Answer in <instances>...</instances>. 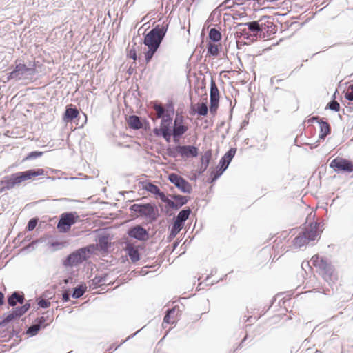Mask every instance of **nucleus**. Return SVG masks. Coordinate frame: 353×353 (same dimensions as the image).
<instances>
[{
	"label": "nucleus",
	"mask_w": 353,
	"mask_h": 353,
	"mask_svg": "<svg viewBox=\"0 0 353 353\" xmlns=\"http://www.w3.org/2000/svg\"><path fill=\"white\" fill-rule=\"evenodd\" d=\"M183 117L181 115L176 114L174 119V123H183Z\"/></svg>",
	"instance_id": "nucleus-55"
},
{
	"label": "nucleus",
	"mask_w": 353,
	"mask_h": 353,
	"mask_svg": "<svg viewBox=\"0 0 353 353\" xmlns=\"http://www.w3.org/2000/svg\"><path fill=\"white\" fill-rule=\"evenodd\" d=\"M97 245L99 247V250L101 251H108V248L110 246V243L108 241V237L107 236H101L99 238Z\"/></svg>",
	"instance_id": "nucleus-32"
},
{
	"label": "nucleus",
	"mask_w": 353,
	"mask_h": 353,
	"mask_svg": "<svg viewBox=\"0 0 353 353\" xmlns=\"http://www.w3.org/2000/svg\"><path fill=\"white\" fill-rule=\"evenodd\" d=\"M129 237L140 241H145L149 239V232L141 225H135L130 228L127 232Z\"/></svg>",
	"instance_id": "nucleus-13"
},
{
	"label": "nucleus",
	"mask_w": 353,
	"mask_h": 353,
	"mask_svg": "<svg viewBox=\"0 0 353 353\" xmlns=\"http://www.w3.org/2000/svg\"><path fill=\"white\" fill-rule=\"evenodd\" d=\"M95 245L90 244L79 248L70 254L63 261V265L65 268L77 266L86 261L94 253Z\"/></svg>",
	"instance_id": "nucleus-4"
},
{
	"label": "nucleus",
	"mask_w": 353,
	"mask_h": 353,
	"mask_svg": "<svg viewBox=\"0 0 353 353\" xmlns=\"http://www.w3.org/2000/svg\"><path fill=\"white\" fill-rule=\"evenodd\" d=\"M37 223H38V219L36 218H32V219H30L28 221L27 226L26 228V230L32 231L35 228Z\"/></svg>",
	"instance_id": "nucleus-47"
},
{
	"label": "nucleus",
	"mask_w": 353,
	"mask_h": 353,
	"mask_svg": "<svg viewBox=\"0 0 353 353\" xmlns=\"http://www.w3.org/2000/svg\"><path fill=\"white\" fill-rule=\"evenodd\" d=\"M128 57L136 61L137 59V51L134 48H131L128 52Z\"/></svg>",
	"instance_id": "nucleus-52"
},
{
	"label": "nucleus",
	"mask_w": 353,
	"mask_h": 353,
	"mask_svg": "<svg viewBox=\"0 0 353 353\" xmlns=\"http://www.w3.org/2000/svg\"><path fill=\"white\" fill-rule=\"evenodd\" d=\"M142 329H143V328H141V329H140V330H137V331L136 332H134V334H131V335L128 336L127 337V339H125V340H123V341H122L121 342V345H123V343H125L127 341H128V340H130V339H132L133 337H134V336H136V335H137V334H138V333H139V332Z\"/></svg>",
	"instance_id": "nucleus-54"
},
{
	"label": "nucleus",
	"mask_w": 353,
	"mask_h": 353,
	"mask_svg": "<svg viewBox=\"0 0 353 353\" xmlns=\"http://www.w3.org/2000/svg\"><path fill=\"white\" fill-rule=\"evenodd\" d=\"M330 167L336 172H352L353 163L348 159L336 157L330 163Z\"/></svg>",
	"instance_id": "nucleus-10"
},
{
	"label": "nucleus",
	"mask_w": 353,
	"mask_h": 353,
	"mask_svg": "<svg viewBox=\"0 0 353 353\" xmlns=\"http://www.w3.org/2000/svg\"><path fill=\"white\" fill-rule=\"evenodd\" d=\"M143 188L161 199L162 202L166 199V195L161 191L159 188L151 182H146L143 185Z\"/></svg>",
	"instance_id": "nucleus-17"
},
{
	"label": "nucleus",
	"mask_w": 353,
	"mask_h": 353,
	"mask_svg": "<svg viewBox=\"0 0 353 353\" xmlns=\"http://www.w3.org/2000/svg\"><path fill=\"white\" fill-rule=\"evenodd\" d=\"M70 292L68 290H65L63 294H62V299L64 302H68L69 300H70Z\"/></svg>",
	"instance_id": "nucleus-53"
},
{
	"label": "nucleus",
	"mask_w": 353,
	"mask_h": 353,
	"mask_svg": "<svg viewBox=\"0 0 353 353\" xmlns=\"http://www.w3.org/2000/svg\"><path fill=\"white\" fill-rule=\"evenodd\" d=\"M236 152V149L235 148H231L228 151H227L221 157L217 168L221 170L222 172H225L234 158Z\"/></svg>",
	"instance_id": "nucleus-15"
},
{
	"label": "nucleus",
	"mask_w": 353,
	"mask_h": 353,
	"mask_svg": "<svg viewBox=\"0 0 353 353\" xmlns=\"http://www.w3.org/2000/svg\"><path fill=\"white\" fill-rule=\"evenodd\" d=\"M30 308V303H26L21 306L12 309L8 315L0 321V327L6 326L9 323L22 316Z\"/></svg>",
	"instance_id": "nucleus-9"
},
{
	"label": "nucleus",
	"mask_w": 353,
	"mask_h": 353,
	"mask_svg": "<svg viewBox=\"0 0 353 353\" xmlns=\"http://www.w3.org/2000/svg\"><path fill=\"white\" fill-rule=\"evenodd\" d=\"M221 170L216 167V170H213L210 172V176L208 179L209 183H213L216 181L223 173Z\"/></svg>",
	"instance_id": "nucleus-36"
},
{
	"label": "nucleus",
	"mask_w": 353,
	"mask_h": 353,
	"mask_svg": "<svg viewBox=\"0 0 353 353\" xmlns=\"http://www.w3.org/2000/svg\"><path fill=\"white\" fill-rule=\"evenodd\" d=\"M168 180L183 193L190 194L192 191L191 184L176 173L170 174L168 175Z\"/></svg>",
	"instance_id": "nucleus-11"
},
{
	"label": "nucleus",
	"mask_w": 353,
	"mask_h": 353,
	"mask_svg": "<svg viewBox=\"0 0 353 353\" xmlns=\"http://www.w3.org/2000/svg\"><path fill=\"white\" fill-rule=\"evenodd\" d=\"M188 129V126L183 123H174L172 130L174 143L179 141V139L187 132Z\"/></svg>",
	"instance_id": "nucleus-21"
},
{
	"label": "nucleus",
	"mask_w": 353,
	"mask_h": 353,
	"mask_svg": "<svg viewBox=\"0 0 353 353\" xmlns=\"http://www.w3.org/2000/svg\"><path fill=\"white\" fill-rule=\"evenodd\" d=\"M4 332H5L4 331L3 332L0 331V337L3 338V337L6 336V334Z\"/></svg>",
	"instance_id": "nucleus-64"
},
{
	"label": "nucleus",
	"mask_w": 353,
	"mask_h": 353,
	"mask_svg": "<svg viewBox=\"0 0 353 353\" xmlns=\"http://www.w3.org/2000/svg\"><path fill=\"white\" fill-rule=\"evenodd\" d=\"M281 81H282V79H277L276 77H273L270 79V83H271L272 85H273L274 83H279Z\"/></svg>",
	"instance_id": "nucleus-59"
},
{
	"label": "nucleus",
	"mask_w": 353,
	"mask_h": 353,
	"mask_svg": "<svg viewBox=\"0 0 353 353\" xmlns=\"http://www.w3.org/2000/svg\"><path fill=\"white\" fill-rule=\"evenodd\" d=\"M166 154L170 157L176 158L178 154H179L178 145L175 147L169 145L166 149Z\"/></svg>",
	"instance_id": "nucleus-42"
},
{
	"label": "nucleus",
	"mask_w": 353,
	"mask_h": 353,
	"mask_svg": "<svg viewBox=\"0 0 353 353\" xmlns=\"http://www.w3.org/2000/svg\"><path fill=\"white\" fill-rule=\"evenodd\" d=\"M211 159L212 150H208L205 152L204 154L201 158V165L196 170L197 174L199 176L203 174V172L207 170Z\"/></svg>",
	"instance_id": "nucleus-18"
},
{
	"label": "nucleus",
	"mask_w": 353,
	"mask_h": 353,
	"mask_svg": "<svg viewBox=\"0 0 353 353\" xmlns=\"http://www.w3.org/2000/svg\"><path fill=\"white\" fill-rule=\"evenodd\" d=\"M129 127L133 130H139L143 128L141 117L137 115H130L128 119Z\"/></svg>",
	"instance_id": "nucleus-29"
},
{
	"label": "nucleus",
	"mask_w": 353,
	"mask_h": 353,
	"mask_svg": "<svg viewBox=\"0 0 353 353\" xmlns=\"http://www.w3.org/2000/svg\"><path fill=\"white\" fill-rule=\"evenodd\" d=\"M192 213L191 209L188 208H183L181 210L177 216L174 219V223H179L181 226L183 227L185 222L189 218Z\"/></svg>",
	"instance_id": "nucleus-23"
},
{
	"label": "nucleus",
	"mask_w": 353,
	"mask_h": 353,
	"mask_svg": "<svg viewBox=\"0 0 353 353\" xmlns=\"http://www.w3.org/2000/svg\"><path fill=\"white\" fill-rule=\"evenodd\" d=\"M170 196L172 199L174 200V201L169 199L167 196L164 203H165L167 208H170L175 210L180 209L182 206L185 205L189 200L188 196H182L180 194H172L170 195Z\"/></svg>",
	"instance_id": "nucleus-14"
},
{
	"label": "nucleus",
	"mask_w": 353,
	"mask_h": 353,
	"mask_svg": "<svg viewBox=\"0 0 353 353\" xmlns=\"http://www.w3.org/2000/svg\"><path fill=\"white\" fill-rule=\"evenodd\" d=\"M174 312V309H168L166 311L165 315L163 318V325L164 323L170 324V315Z\"/></svg>",
	"instance_id": "nucleus-51"
},
{
	"label": "nucleus",
	"mask_w": 353,
	"mask_h": 353,
	"mask_svg": "<svg viewBox=\"0 0 353 353\" xmlns=\"http://www.w3.org/2000/svg\"><path fill=\"white\" fill-rule=\"evenodd\" d=\"M248 338V334L245 336V337L242 339L241 343L236 346V347L234 350V352H236L237 350L242 348L244 342L246 341Z\"/></svg>",
	"instance_id": "nucleus-56"
},
{
	"label": "nucleus",
	"mask_w": 353,
	"mask_h": 353,
	"mask_svg": "<svg viewBox=\"0 0 353 353\" xmlns=\"http://www.w3.org/2000/svg\"><path fill=\"white\" fill-rule=\"evenodd\" d=\"M79 114L78 109L72 105L66 106L65 110L63 116V120L66 122H71Z\"/></svg>",
	"instance_id": "nucleus-19"
},
{
	"label": "nucleus",
	"mask_w": 353,
	"mask_h": 353,
	"mask_svg": "<svg viewBox=\"0 0 353 353\" xmlns=\"http://www.w3.org/2000/svg\"><path fill=\"white\" fill-rule=\"evenodd\" d=\"M87 287L85 285H79L74 288L72 294V297L74 299H79L86 292Z\"/></svg>",
	"instance_id": "nucleus-34"
},
{
	"label": "nucleus",
	"mask_w": 353,
	"mask_h": 353,
	"mask_svg": "<svg viewBox=\"0 0 353 353\" xmlns=\"http://www.w3.org/2000/svg\"><path fill=\"white\" fill-rule=\"evenodd\" d=\"M153 132L157 137H163L168 143L170 142L171 137L172 136V130L170 128L166 127L165 129L155 128L153 130Z\"/></svg>",
	"instance_id": "nucleus-26"
},
{
	"label": "nucleus",
	"mask_w": 353,
	"mask_h": 353,
	"mask_svg": "<svg viewBox=\"0 0 353 353\" xmlns=\"http://www.w3.org/2000/svg\"><path fill=\"white\" fill-rule=\"evenodd\" d=\"M172 121V117L170 113L167 114L161 119V126L159 128L165 129L167 128H170V125Z\"/></svg>",
	"instance_id": "nucleus-38"
},
{
	"label": "nucleus",
	"mask_w": 353,
	"mask_h": 353,
	"mask_svg": "<svg viewBox=\"0 0 353 353\" xmlns=\"http://www.w3.org/2000/svg\"><path fill=\"white\" fill-rule=\"evenodd\" d=\"M108 274H103L101 275H96L90 281V288L97 289L104 285L107 281Z\"/></svg>",
	"instance_id": "nucleus-25"
},
{
	"label": "nucleus",
	"mask_w": 353,
	"mask_h": 353,
	"mask_svg": "<svg viewBox=\"0 0 353 353\" xmlns=\"http://www.w3.org/2000/svg\"><path fill=\"white\" fill-rule=\"evenodd\" d=\"M320 223L312 222L309 228H305L292 241V245L296 248H301L310 241H314L319 234V228Z\"/></svg>",
	"instance_id": "nucleus-7"
},
{
	"label": "nucleus",
	"mask_w": 353,
	"mask_h": 353,
	"mask_svg": "<svg viewBox=\"0 0 353 353\" xmlns=\"http://www.w3.org/2000/svg\"><path fill=\"white\" fill-rule=\"evenodd\" d=\"M37 73L36 65L34 62L30 63L29 65L21 62L16 61V65L13 70L8 74L7 79L10 81H32L34 76Z\"/></svg>",
	"instance_id": "nucleus-3"
},
{
	"label": "nucleus",
	"mask_w": 353,
	"mask_h": 353,
	"mask_svg": "<svg viewBox=\"0 0 353 353\" xmlns=\"http://www.w3.org/2000/svg\"><path fill=\"white\" fill-rule=\"evenodd\" d=\"M219 101L210 100V112L214 114L219 108Z\"/></svg>",
	"instance_id": "nucleus-46"
},
{
	"label": "nucleus",
	"mask_w": 353,
	"mask_h": 353,
	"mask_svg": "<svg viewBox=\"0 0 353 353\" xmlns=\"http://www.w3.org/2000/svg\"><path fill=\"white\" fill-rule=\"evenodd\" d=\"M208 53L210 56L216 57L219 54V48L216 44L209 42L207 44Z\"/></svg>",
	"instance_id": "nucleus-37"
},
{
	"label": "nucleus",
	"mask_w": 353,
	"mask_h": 353,
	"mask_svg": "<svg viewBox=\"0 0 353 353\" xmlns=\"http://www.w3.org/2000/svg\"><path fill=\"white\" fill-rule=\"evenodd\" d=\"M25 301L23 292L14 291L8 296V304L11 307H14L17 303L23 304Z\"/></svg>",
	"instance_id": "nucleus-20"
},
{
	"label": "nucleus",
	"mask_w": 353,
	"mask_h": 353,
	"mask_svg": "<svg viewBox=\"0 0 353 353\" xmlns=\"http://www.w3.org/2000/svg\"><path fill=\"white\" fill-rule=\"evenodd\" d=\"M125 251L132 263H136L138 261H139V252L138 250L136 248H134L133 244L130 243H126Z\"/></svg>",
	"instance_id": "nucleus-24"
},
{
	"label": "nucleus",
	"mask_w": 353,
	"mask_h": 353,
	"mask_svg": "<svg viewBox=\"0 0 353 353\" xmlns=\"http://www.w3.org/2000/svg\"><path fill=\"white\" fill-rule=\"evenodd\" d=\"M320 127L319 139H325L327 135L331 132V128L328 122L324 121H319V122Z\"/></svg>",
	"instance_id": "nucleus-30"
},
{
	"label": "nucleus",
	"mask_w": 353,
	"mask_h": 353,
	"mask_svg": "<svg viewBox=\"0 0 353 353\" xmlns=\"http://www.w3.org/2000/svg\"><path fill=\"white\" fill-rule=\"evenodd\" d=\"M261 37H265L266 34L270 36L277 30V26L274 24L271 17L263 16L259 19Z\"/></svg>",
	"instance_id": "nucleus-12"
},
{
	"label": "nucleus",
	"mask_w": 353,
	"mask_h": 353,
	"mask_svg": "<svg viewBox=\"0 0 353 353\" xmlns=\"http://www.w3.org/2000/svg\"><path fill=\"white\" fill-rule=\"evenodd\" d=\"M239 3H235V1L234 0H225L222 3L221 5L220 6L221 7L222 6H224V8L225 9H229V8H233L234 6H239Z\"/></svg>",
	"instance_id": "nucleus-49"
},
{
	"label": "nucleus",
	"mask_w": 353,
	"mask_h": 353,
	"mask_svg": "<svg viewBox=\"0 0 353 353\" xmlns=\"http://www.w3.org/2000/svg\"><path fill=\"white\" fill-rule=\"evenodd\" d=\"M306 266H310L309 262H303L301 264L302 268L304 269V268Z\"/></svg>",
	"instance_id": "nucleus-61"
},
{
	"label": "nucleus",
	"mask_w": 353,
	"mask_h": 353,
	"mask_svg": "<svg viewBox=\"0 0 353 353\" xmlns=\"http://www.w3.org/2000/svg\"><path fill=\"white\" fill-rule=\"evenodd\" d=\"M219 90L216 82L212 79L210 81V100L219 101Z\"/></svg>",
	"instance_id": "nucleus-31"
},
{
	"label": "nucleus",
	"mask_w": 353,
	"mask_h": 353,
	"mask_svg": "<svg viewBox=\"0 0 353 353\" xmlns=\"http://www.w3.org/2000/svg\"><path fill=\"white\" fill-rule=\"evenodd\" d=\"M311 261L314 267L318 268L319 274L322 276L325 281L328 283L329 285L332 287V284L338 280V276L334 271V266L323 258L319 255H314L312 257ZM332 292L334 288H332Z\"/></svg>",
	"instance_id": "nucleus-2"
},
{
	"label": "nucleus",
	"mask_w": 353,
	"mask_h": 353,
	"mask_svg": "<svg viewBox=\"0 0 353 353\" xmlns=\"http://www.w3.org/2000/svg\"><path fill=\"white\" fill-rule=\"evenodd\" d=\"M335 94H336V93H334V95H333V98L334 99L327 103L326 108H328L330 110H332V111H334V112H339V110H340V105L334 99L335 97H336Z\"/></svg>",
	"instance_id": "nucleus-40"
},
{
	"label": "nucleus",
	"mask_w": 353,
	"mask_h": 353,
	"mask_svg": "<svg viewBox=\"0 0 353 353\" xmlns=\"http://www.w3.org/2000/svg\"><path fill=\"white\" fill-rule=\"evenodd\" d=\"M121 345V343L119 345H115V344L113 343V344L110 345V347L106 350L109 351V352L115 351Z\"/></svg>",
	"instance_id": "nucleus-57"
},
{
	"label": "nucleus",
	"mask_w": 353,
	"mask_h": 353,
	"mask_svg": "<svg viewBox=\"0 0 353 353\" xmlns=\"http://www.w3.org/2000/svg\"><path fill=\"white\" fill-rule=\"evenodd\" d=\"M245 25L247 26L248 31L252 33V37H261L259 20L245 23Z\"/></svg>",
	"instance_id": "nucleus-27"
},
{
	"label": "nucleus",
	"mask_w": 353,
	"mask_h": 353,
	"mask_svg": "<svg viewBox=\"0 0 353 353\" xmlns=\"http://www.w3.org/2000/svg\"><path fill=\"white\" fill-rule=\"evenodd\" d=\"M236 14L238 15L239 18L244 17L245 16V14L244 12L239 13V14Z\"/></svg>",
	"instance_id": "nucleus-63"
},
{
	"label": "nucleus",
	"mask_w": 353,
	"mask_h": 353,
	"mask_svg": "<svg viewBox=\"0 0 353 353\" xmlns=\"http://www.w3.org/2000/svg\"><path fill=\"white\" fill-rule=\"evenodd\" d=\"M47 317L45 316H40L34 320V323L40 327V330L42 328H45L48 325V323H46Z\"/></svg>",
	"instance_id": "nucleus-44"
},
{
	"label": "nucleus",
	"mask_w": 353,
	"mask_h": 353,
	"mask_svg": "<svg viewBox=\"0 0 353 353\" xmlns=\"http://www.w3.org/2000/svg\"><path fill=\"white\" fill-rule=\"evenodd\" d=\"M39 330L40 327L33 322V323L27 329L26 334L30 336H34L38 334Z\"/></svg>",
	"instance_id": "nucleus-41"
},
{
	"label": "nucleus",
	"mask_w": 353,
	"mask_h": 353,
	"mask_svg": "<svg viewBox=\"0 0 353 353\" xmlns=\"http://www.w3.org/2000/svg\"><path fill=\"white\" fill-rule=\"evenodd\" d=\"M79 216L76 212H70L63 213L60 216L57 223V228L61 232H67L70 230L71 226L79 219Z\"/></svg>",
	"instance_id": "nucleus-8"
},
{
	"label": "nucleus",
	"mask_w": 353,
	"mask_h": 353,
	"mask_svg": "<svg viewBox=\"0 0 353 353\" xmlns=\"http://www.w3.org/2000/svg\"><path fill=\"white\" fill-rule=\"evenodd\" d=\"M179 153L183 158L196 157L199 149L194 145H178Z\"/></svg>",
	"instance_id": "nucleus-16"
},
{
	"label": "nucleus",
	"mask_w": 353,
	"mask_h": 353,
	"mask_svg": "<svg viewBox=\"0 0 353 353\" xmlns=\"http://www.w3.org/2000/svg\"><path fill=\"white\" fill-rule=\"evenodd\" d=\"M4 299H5L4 294L1 292H0V306L3 305L4 304Z\"/></svg>",
	"instance_id": "nucleus-60"
},
{
	"label": "nucleus",
	"mask_w": 353,
	"mask_h": 353,
	"mask_svg": "<svg viewBox=\"0 0 353 353\" xmlns=\"http://www.w3.org/2000/svg\"><path fill=\"white\" fill-rule=\"evenodd\" d=\"M195 111L199 116L207 115L208 109L206 103H199Z\"/></svg>",
	"instance_id": "nucleus-39"
},
{
	"label": "nucleus",
	"mask_w": 353,
	"mask_h": 353,
	"mask_svg": "<svg viewBox=\"0 0 353 353\" xmlns=\"http://www.w3.org/2000/svg\"><path fill=\"white\" fill-rule=\"evenodd\" d=\"M154 110L157 112V118L162 119L165 115L169 114L170 112H174V105L172 103L167 105V109H165L161 105L155 103L153 105Z\"/></svg>",
	"instance_id": "nucleus-22"
},
{
	"label": "nucleus",
	"mask_w": 353,
	"mask_h": 353,
	"mask_svg": "<svg viewBox=\"0 0 353 353\" xmlns=\"http://www.w3.org/2000/svg\"><path fill=\"white\" fill-rule=\"evenodd\" d=\"M208 37L211 41L216 43L221 41L222 36L221 32L218 29L216 28H212L209 31Z\"/></svg>",
	"instance_id": "nucleus-33"
},
{
	"label": "nucleus",
	"mask_w": 353,
	"mask_h": 353,
	"mask_svg": "<svg viewBox=\"0 0 353 353\" xmlns=\"http://www.w3.org/2000/svg\"><path fill=\"white\" fill-rule=\"evenodd\" d=\"M45 174L42 168L30 169L23 172H18L6 176L4 179L0 181L2 185L0 192L12 189L14 186L20 185L23 181L32 179L35 176H41Z\"/></svg>",
	"instance_id": "nucleus-1"
},
{
	"label": "nucleus",
	"mask_w": 353,
	"mask_h": 353,
	"mask_svg": "<svg viewBox=\"0 0 353 353\" xmlns=\"http://www.w3.org/2000/svg\"><path fill=\"white\" fill-rule=\"evenodd\" d=\"M183 228V227L181 226L179 223H175L173 222L168 236L170 241L173 239L179 233Z\"/></svg>",
	"instance_id": "nucleus-35"
},
{
	"label": "nucleus",
	"mask_w": 353,
	"mask_h": 353,
	"mask_svg": "<svg viewBox=\"0 0 353 353\" xmlns=\"http://www.w3.org/2000/svg\"><path fill=\"white\" fill-rule=\"evenodd\" d=\"M247 26L245 25V23H237L235 26L236 30V34H239L241 37H243L245 39L252 40V35L249 32Z\"/></svg>",
	"instance_id": "nucleus-28"
},
{
	"label": "nucleus",
	"mask_w": 353,
	"mask_h": 353,
	"mask_svg": "<svg viewBox=\"0 0 353 353\" xmlns=\"http://www.w3.org/2000/svg\"><path fill=\"white\" fill-rule=\"evenodd\" d=\"M72 279L71 278H67V279H63V283L65 284H68L70 283V281Z\"/></svg>",
	"instance_id": "nucleus-62"
},
{
	"label": "nucleus",
	"mask_w": 353,
	"mask_h": 353,
	"mask_svg": "<svg viewBox=\"0 0 353 353\" xmlns=\"http://www.w3.org/2000/svg\"><path fill=\"white\" fill-rule=\"evenodd\" d=\"M129 210L137 213V217H145L150 223L155 222L160 216L157 205L152 203H134L130 206Z\"/></svg>",
	"instance_id": "nucleus-6"
},
{
	"label": "nucleus",
	"mask_w": 353,
	"mask_h": 353,
	"mask_svg": "<svg viewBox=\"0 0 353 353\" xmlns=\"http://www.w3.org/2000/svg\"><path fill=\"white\" fill-rule=\"evenodd\" d=\"M319 121H323L322 119H321L319 117H312V118L308 119V123H314V121L317 122L319 123Z\"/></svg>",
	"instance_id": "nucleus-58"
},
{
	"label": "nucleus",
	"mask_w": 353,
	"mask_h": 353,
	"mask_svg": "<svg viewBox=\"0 0 353 353\" xmlns=\"http://www.w3.org/2000/svg\"><path fill=\"white\" fill-rule=\"evenodd\" d=\"M157 51V49L148 48V51H146L145 53V59L147 63H148L152 60L154 54L156 53Z\"/></svg>",
	"instance_id": "nucleus-45"
},
{
	"label": "nucleus",
	"mask_w": 353,
	"mask_h": 353,
	"mask_svg": "<svg viewBox=\"0 0 353 353\" xmlns=\"http://www.w3.org/2000/svg\"><path fill=\"white\" fill-rule=\"evenodd\" d=\"M37 305H39V307L46 309L50 307V303L49 302L48 300L39 298L37 300Z\"/></svg>",
	"instance_id": "nucleus-50"
},
{
	"label": "nucleus",
	"mask_w": 353,
	"mask_h": 353,
	"mask_svg": "<svg viewBox=\"0 0 353 353\" xmlns=\"http://www.w3.org/2000/svg\"><path fill=\"white\" fill-rule=\"evenodd\" d=\"M168 28V23L157 24L144 37L143 43L148 48L158 50L165 37Z\"/></svg>",
	"instance_id": "nucleus-5"
},
{
	"label": "nucleus",
	"mask_w": 353,
	"mask_h": 353,
	"mask_svg": "<svg viewBox=\"0 0 353 353\" xmlns=\"http://www.w3.org/2000/svg\"><path fill=\"white\" fill-rule=\"evenodd\" d=\"M345 99L349 101H353V85H350L345 92Z\"/></svg>",
	"instance_id": "nucleus-48"
},
{
	"label": "nucleus",
	"mask_w": 353,
	"mask_h": 353,
	"mask_svg": "<svg viewBox=\"0 0 353 353\" xmlns=\"http://www.w3.org/2000/svg\"><path fill=\"white\" fill-rule=\"evenodd\" d=\"M43 152L40 151H32L30 152L23 159V161L35 159L43 155Z\"/></svg>",
	"instance_id": "nucleus-43"
}]
</instances>
